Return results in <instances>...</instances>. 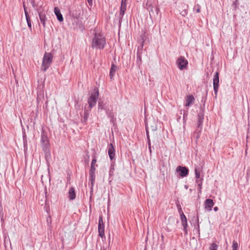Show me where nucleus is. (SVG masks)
<instances>
[{
  "label": "nucleus",
  "instance_id": "obj_22",
  "mask_svg": "<svg viewBox=\"0 0 250 250\" xmlns=\"http://www.w3.org/2000/svg\"><path fill=\"white\" fill-rule=\"evenodd\" d=\"M179 212L180 213V218L181 220V222H185L187 221V218L183 212L182 211V208L181 207L179 208Z\"/></svg>",
  "mask_w": 250,
  "mask_h": 250
},
{
  "label": "nucleus",
  "instance_id": "obj_19",
  "mask_svg": "<svg viewBox=\"0 0 250 250\" xmlns=\"http://www.w3.org/2000/svg\"><path fill=\"white\" fill-rule=\"evenodd\" d=\"M91 111V109L89 108V109L84 108L83 115L82 119V122L86 123L87 121V119L89 117V113Z\"/></svg>",
  "mask_w": 250,
  "mask_h": 250
},
{
  "label": "nucleus",
  "instance_id": "obj_35",
  "mask_svg": "<svg viewBox=\"0 0 250 250\" xmlns=\"http://www.w3.org/2000/svg\"><path fill=\"white\" fill-rule=\"evenodd\" d=\"M114 171V167L113 166V167L111 166V167L110 168V170H109V176H112L113 175Z\"/></svg>",
  "mask_w": 250,
  "mask_h": 250
},
{
  "label": "nucleus",
  "instance_id": "obj_23",
  "mask_svg": "<svg viewBox=\"0 0 250 250\" xmlns=\"http://www.w3.org/2000/svg\"><path fill=\"white\" fill-rule=\"evenodd\" d=\"M146 40V33L144 32V33L142 34L140 36V42H141V47L142 48L143 47L144 43Z\"/></svg>",
  "mask_w": 250,
  "mask_h": 250
},
{
  "label": "nucleus",
  "instance_id": "obj_47",
  "mask_svg": "<svg viewBox=\"0 0 250 250\" xmlns=\"http://www.w3.org/2000/svg\"><path fill=\"white\" fill-rule=\"evenodd\" d=\"M152 130L153 131H155V130H156V129H157V128H156V126H154V127L152 126Z\"/></svg>",
  "mask_w": 250,
  "mask_h": 250
},
{
  "label": "nucleus",
  "instance_id": "obj_29",
  "mask_svg": "<svg viewBox=\"0 0 250 250\" xmlns=\"http://www.w3.org/2000/svg\"><path fill=\"white\" fill-rule=\"evenodd\" d=\"M104 103L103 102H99V103H98V111H100L101 110L104 109Z\"/></svg>",
  "mask_w": 250,
  "mask_h": 250
},
{
  "label": "nucleus",
  "instance_id": "obj_25",
  "mask_svg": "<svg viewBox=\"0 0 250 250\" xmlns=\"http://www.w3.org/2000/svg\"><path fill=\"white\" fill-rule=\"evenodd\" d=\"M28 26L30 30L32 29L31 22L29 14L25 15Z\"/></svg>",
  "mask_w": 250,
  "mask_h": 250
},
{
  "label": "nucleus",
  "instance_id": "obj_24",
  "mask_svg": "<svg viewBox=\"0 0 250 250\" xmlns=\"http://www.w3.org/2000/svg\"><path fill=\"white\" fill-rule=\"evenodd\" d=\"M95 179H93V181H92L91 179H89V182L90 185V198H91L92 196L93 195V187L94 185Z\"/></svg>",
  "mask_w": 250,
  "mask_h": 250
},
{
  "label": "nucleus",
  "instance_id": "obj_18",
  "mask_svg": "<svg viewBox=\"0 0 250 250\" xmlns=\"http://www.w3.org/2000/svg\"><path fill=\"white\" fill-rule=\"evenodd\" d=\"M54 13L59 21H62L63 18L62 15L61 13L60 9L58 7L54 8Z\"/></svg>",
  "mask_w": 250,
  "mask_h": 250
},
{
  "label": "nucleus",
  "instance_id": "obj_5",
  "mask_svg": "<svg viewBox=\"0 0 250 250\" xmlns=\"http://www.w3.org/2000/svg\"><path fill=\"white\" fill-rule=\"evenodd\" d=\"M37 10L38 12L41 22L42 24L43 27H45L47 20L45 10L40 5Z\"/></svg>",
  "mask_w": 250,
  "mask_h": 250
},
{
  "label": "nucleus",
  "instance_id": "obj_27",
  "mask_svg": "<svg viewBox=\"0 0 250 250\" xmlns=\"http://www.w3.org/2000/svg\"><path fill=\"white\" fill-rule=\"evenodd\" d=\"M201 131L202 130H200V129H198V130H197V128H196L194 133V137L196 138V140H197L199 138Z\"/></svg>",
  "mask_w": 250,
  "mask_h": 250
},
{
  "label": "nucleus",
  "instance_id": "obj_10",
  "mask_svg": "<svg viewBox=\"0 0 250 250\" xmlns=\"http://www.w3.org/2000/svg\"><path fill=\"white\" fill-rule=\"evenodd\" d=\"M41 141L44 150L47 151L48 150V139L44 131L42 132Z\"/></svg>",
  "mask_w": 250,
  "mask_h": 250
},
{
  "label": "nucleus",
  "instance_id": "obj_39",
  "mask_svg": "<svg viewBox=\"0 0 250 250\" xmlns=\"http://www.w3.org/2000/svg\"><path fill=\"white\" fill-rule=\"evenodd\" d=\"M147 144H148V147L149 151L150 153H151L152 150H151V147L150 140H147Z\"/></svg>",
  "mask_w": 250,
  "mask_h": 250
},
{
  "label": "nucleus",
  "instance_id": "obj_11",
  "mask_svg": "<svg viewBox=\"0 0 250 250\" xmlns=\"http://www.w3.org/2000/svg\"><path fill=\"white\" fill-rule=\"evenodd\" d=\"M177 172H179L180 176L184 177L187 176L189 172L188 169L185 167L178 166L176 169Z\"/></svg>",
  "mask_w": 250,
  "mask_h": 250
},
{
  "label": "nucleus",
  "instance_id": "obj_26",
  "mask_svg": "<svg viewBox=\"0 0 250 250\" xmlns=\"http://www.w3.org/2000/svg\"><path fill=\"white\" fill-rule=\"evenodd\" d=\"M188 107H187L186 110H183V119L184 122H186V121L187 120V117H188Z\"/></svg>",
  "mask_w": 250,
  "mask_h": 250
},
{
  "label": "nucleus",
  "instance_id": "obj_33",
  "mask_svg": "<svg viewBox=\"0 0 250 250\" xmlns=\"http://www.w3.org/2000/svg\"><path fill=\"white\" fill-rule=\"evenodd\" d=\"M195 175L196 179H199L200 176V172L197 168H195Z\"/></svg>",
  "mask_w": 250,
  "mask_h": 250
},
{
  "label": "nucleus",
  "instance_id": "obj_43",
  "mask_svg": "<svg viewBox=\"0 0 250 250\" xmlns=\"http://www.w3.org/2000/svg\"><path fill=\"white\" fill-rule=\"evenodd\" d=\"M202 182H200V183H199L198 184V188L199 189V192H201V189H202Z\"/></svg>",
  "mask_w": 250,
  "mask_h": 250
},
{
  "label": "nucleus",
  "instance_id": "obj_8",
  "mask_svg": "<svg viewBox=\"0 0 250 250\" xmlns=\"http://www.w3.org/2000/svg\"><path fill=\"white\" fill-rule=\"evenodd\" d=\"M146 5L150 18L158 15L160 10L158 7L154 6L152 4H148V3H147Z\"/></svg>",
  "mask_w": 250,
  "mask_h": 250
},
{
  "label": "nucleus",
  "instance_id": "obj_31",
  "mask_svg": "<svg viewBox=\"0 0 250 250\" xmlns=\"http://www.w3.org/2000/svg\"><path fill=\"white\" fill-rule=\"evenodd\" d=\"M238 245L236 241H233L232 242V250H237Z\"/></svg>",
  "mask_w": 250,
  "mask_h": 250
},
{
  "label": "nucleus",
  "instance_id": "obj_1",
  "mask_svg": "<svg viewBox=\"0 0 250 250\" xmlns=\"http://www.w3.org/2000/svg\"><path fill=\"white\" fill-rule=\"evenodd\" d=\"M106 45L105 37L101 33H96L91 41V47L93 49L102 50Z\"/></svg>",
  "mask_w": 250,
  "mask_h": 250
},
{
  "label": "nucleus",
  "instance_id": "obj_37",
  "mask_svg": "<svg viewBox=\"0 0 250 250\" xmlns=\"http://www.w3.org/2000/svg\"><path fill=\"white\" fill-rule=\"evenodd\" d=\"M187 14L188 11L186 9H184L180 12V14L183 17H185L187 15Z\"/></svg>",
  "mask_w": 250,
  "mask_h": 250
},
{
  "label": "nucleus",
  "instance_id": "obj_30",
  "mask_svg": "<svg viewBox=\"0 0 250 250\" xmlns=\"http://www.w3.org/2000/svg\"><path fill=\"white\" fill-rule=\"evenodd\" d=\"M182 226L184 228V230L186 234H188V230H187V227H188V223L187 221L185 222H182Z\"/></svg>",
  "mask_w": 250,
  "mask_h": 250
},
{
  "label": "nucleus",
  "instance_id": "obj_40",
  "mask_svg": "<svg viewBox=\"0 0 250 250\" xmlns=\"http://www.w3.org/2000/svg\"><path fill=\"white\" fill-rule=\"evenodd\" d=\"M127 0H122L121 6H127Z\"/></svg>",
  "mask_w": 250,
  "mask_h": 250
},
{
  "label": "nucleus",
  "instance_id": "obj_34",
  "mask_svg": "<svg viewBox=\"0 0 250 250\" xmlns=\"http://www.w3.org/2000/svg\"><path fill=\"white\" fill-rule=\"evenodd\" d=\"M218 245L215 243H212L209 247V250H217Z\"/></svg>",
  "mask_w": 250,
  "mask_h": 250
},
{
  "label": "nucleus",
  "instance_id": "obj_42",
  "mask_svg": "<svg viewBox=\"0 0 250 250\" xmlns=\"http://www.w3.org/2000/svg\"><path fill=\"white\" fill-rule=\"evenodd\" d=\"M24 136H23V140H24ZM23 146H24V149H27V141H26L24 140V141H23Z\"/></svg>",
  "mask_w": 250,
  "mask_h": 250
},
{
  "label": "nucleus",
  "instance_id": "obj_44",
  "mask_svg": "<svg viewBox=\"0 0 250 250\" xmlns=\"http://www.w3.org/2000/svg\"><path fill=\"white\" fill-rule=\"evenodd\" d=\"M31 4L32 5V6L35 8V6H36L35 0H31Z\"/></svg>",
  "mask_w": 250,
  "mask_h": 250
},
{
  "label": "nucleus",
  "instance_id": "obj_32",
  "mask_svg": "<svg viewBox=\"0 0 250 250\" xmlns=\"http://www.w3.org/2000/svg\"><path fill=\"white\" fill-rule=\"evenodd\" d=\"M146 135L147 137V140H150V136L148 132V125L147 123H146Z\"/></svg>",
  "mask_w": 250,
  "mask_h": 250
},
{
  "label": "nucleus",
  "instance_id": "obj_2",
  "mask_svg": "<svg viewBox=\"0 0 250 250\" xmlns=\"http://www.w3.org/2000/svg\"><path fill=\"white\" fill-rule=\"evenodd\" d=\"M53 61V55L50 53L45 52L42 58V69L46 71L49 67Z\"/></svg>",
  "mask_w": 250,
  "mask_h": 250
},
{
  "label": "nucleus",
  "instance_id": "obj_46",
  "mask_svg": "<svg viewBox=\"0 0 250 250\" xmlns=\"http://www.w3.org/2000/svg\"><path fill=\"white\" fill-rule=\"evenodd\" d=\"M213 210L215 211H217L218 210V208L217 207H215L213 208Z\"/></svg>",
  "mask_w": 250,
  "mask_h": 250
},
{
  "label": "nucleus",
  "instance_id": "obj_20",
  "mask_svg": "<svg viewBox=\"0 0 250 250\" xmlns=\"http://www.w3.org/2000/svg\"><path fill=\"white\" fill-rule=\"evenodd\" d=\"M68 198L70 200H73L76 198L75 191L74 188H70L68 192Z\"/></svg>",
  "mask_w": 250,
  "mask_h": 250
},
{
  "label": "nucleus",
  "instance_id": "obj_9",
  "mask_svg": "<svg viewBox=\"0 0 250 250\" xmlns=\"http://www.w3.org/2000/svg\"><path fill=\"white\" fill-rule=\"evenodd\" d=\"M99 236L101 238L104 237V225L103 222L102 216H100L98 223Z\"/></svg>",
  "mask_w": 250,
  "mask_h": 250
},
{
  "label": "nucleus",
  "instance_id": "obj_45",
  "mask_svg": "<svg viewBox=\"0 0 250 250\" xmlns=\"http://www.w3.org/2000/svg\"><path fill=\"white\" fill-rule=\"evenodd\" d=\"M92 0H87V2L89 5L91 6L92 5Z\"/></svg>",
  "mask_w": 250,
  "mask_h": 250
},
{
  "label": "nucleus",
  "instance_id": "obj_3",
  "mask_svg": "<svg viewBox=\"0 0 250 250\" xmlns=\"http://www.w3.org/2000/svg\"><path fill=\"white\" fill-rule=\"evenodd\" d=\"M99 96V93L98 89L97 88H94V91L91 92L88 99L87 102L90 109H91L96 105Z\"/></svg>",
  "mask_w": 250,
  "mask_h": 250
},
{
  "label": "nucleus",
  "instance_id": "obj_21",
  "mask_svg": "<svg viewBox=\"0 0 250 250\" xmlns=\"http://www.w3.org/2000/svg\"><path fill=\"white\" fill-rule=\"evenodd\" d=\"M70 14L73 18L78 19L80 16L81 11L80 10L71 11L70 12Z\"/></svg>",
  "mask_w": 250,
  "mask_h": 250
},
{
  "label": "nucleus",
  "instance_id": "obj_14",
  "mask_svg": "<svg viewBox=\"0 0 250 250\" xmlns=\"http://www.w3.org/2000/svg\"><path fill=\"white\" fill-rule=\"evenodd\" d=\"M126 7L127 6H120L119 13L118 15L120 24H121L122 22L123 17L126 10Z\"/></svg>",
  "mask_w": 250,
  "mask_h": 250
},
{
  "label": "nucleus",
  "instance_id": "obj_12",
  "mask_svg": "<svg viewBox=\"0 0 250 250\" xmlns=\"http://www.w3.org/2000/svg\"><path fill=\"white\" fill-rule=\"evenodd\" d=\"M214 205L213 200L211 199H207L204 202L205 209L208 211H211L212 208Z\"/></svg>",
  "mask_w": 250,
  "mask_h": 250
},
{
  "label": "nucleus",
  "instance_id": "obj_50",
  "mask_svg": "<svg viewBox=\"0 0 250 250\" xmlns=\"http://www.w3.org/2000/svg\"><path fill=\"white\" fill-rule=\"evenodd\" d=\"M103 250H106V249H104Z\"/></svg>",
  "mask_w": 250,
  "mask_h": 250
},
{
  "label": "nucleus",
  "instance_id": "obj_49",
  "mask_svg": "<svg viewBox=\"0 0 250 250\" xmlns=\"http://www.w3.org/2000/svg\"><path fill=\"white\" fill-rule=\"evenodd\" d=\"M162 238H164V236H163V235H162Z\"/></svg>",
  "mask_w": 250,
  "mask_h": 250
},
{
  "label": "nucleus",
  "instance_id": "obj_41",
  "mask_svg": "<svg viewBox=\"0 0 250 250\" xmlns=\"http://www.w3.org/2000/svg\"><path fill=\"white\" fill-rule=\"evenodd\" d=\"M106 114L108 116V117H111V118H113V117H114V115L112 112H108V111H106Z\"/></svg>",
  "mask_w": 250,
  "mask_h": 250
},
{
  "label": "nucleus",
  "instance_id": "obj_38",
  "mask_svg": "<svg viewBox=\"0 0 250 250\" xmlns=\"http://www.w3.org/2000/svg\"><path fill=\"white\" fill-rule=\"evenodd\" d=\"M23 9H24V12L25 15L28 14V11H27V8L26 7V5H25V4L24 2H23Z\"/></svg>",
  "mask_w": 250,
  "mask_h": 250
},
{
  "label": "nucleus",
  "instance_id": "obj_4",
  "mask_svg": "<svg viewBox=\"0 0 250 250\" xmlns=\"http://www.w3.org/2000/svg\"><path fill=\"white\" fill-rule=\"evenodd\" d=\"M176 64L178 68L182 70L187 68L188 65V61L184 56H180L177 59Z\"/></svg>",
  "mask_w": 250,
  "mask_h": 250
},
{
  "label": "nucleus",
  "instance_id": "obj_28",
  "mask_svg": "<svg viewBox=\"0 0 250 250\" xmlns=\"http://www.w3.org/2000/svg\"><path fill=\"white\" fill-rule=\"evenodd\" d=\"M137 62L139 66L142 64V58L141 54L139 52L137 53Z\"/></svg>",
  "mask_w": 250,
  "mask_h": 250
},
{
  "label": "nucleus",
  "instance_id": "obj_6",
  "mask_svg": "<svg viewBox=\"0 0 250 250\" xmlns=\"http://www.w3.org/2000/svg\"><path fill=\"white\" fill-rule=\"evenodd\" d=\"M96 158L95 157H94L91 163L89 177V179H91L92 181H93V179H95V173L96 171V167H98V165H96Z\"/></svg>",
  "mask_w": 250,
  "mask_h": 250
},
{
  "label": "nucleus",
  "instance_id": "obj_36",
  "mask_svg": "<svg viewBox=\"0 0 250 250\" xmlns=\"http://www.w3.org/2000/svg\"><path fill=\"white\" fill-rule=\"evenodd\" d=\"M194 10L196 11V13H199L200 12V6L199 5L197 4L196 6H194Z\"/></svg>",
  "mask_w": 250,
  "mask_h": 250
},
{
  "label": "nucleus",
  "instance_id": "obj_48",
  "mask_svg": "<svg viewBox=\"0 0 250 250\" xmlns=\"http://www.w3.org/2000/svg\"><path fill=\"white\" fill-rule=\"evenodd\" d=\"M180 112H181V114H182V110H181Z\"/></svg>",
  "mask_w": 250,
  "mask_h": 250
},
{
  "label": "nucleus",
  "instance_id": "obj_7",
  "mask_svg": "<svg viewBox=\"0 0 250 250\" xmlns=\"http://www.w3.org/2000/svg\"><path fill=\"white\" fill-rule=\"evenodd\" d=\"M219 72H216L214 74L213 80V89L214 91V94L215 95V97L217 96V93L219 87Z\"/></svg>",
  "mask_w": 250,
  "mask_h": 250
},
{
  "label": "nucleus",
  "instance_id": "obj_17",
  "mask_svg": "<svg viewBox=\"0 0 250 250\" xmlns=\"http://www.w3.org/2000/svg\"><path fill=\"white\" fill-rule=\"evenodd\" d=\"M118 69V67L117 65L114 64V63L111 64L110 72H109V76L110 79H112L113 76L115 75L116 71Z\"/></svg>",
  "mask_w": 250,
  "mask_h": 250
},
{
  "label": "nucleus",
  "instance_id": "obj_16",
  "mask_svg": "<svg viewBox=\"0 0 250 250\" xmlns=\"http://www.w3.org/2000/svg\"><path fill=\"white\" fill-rule=\"evenodd\" d=\"M108 154L111 160L115 157V149L112 144L110 143L108 145Z\"/></svg>",
  "mask_w": 250,
  "mask_h": 250
},
{
  "label": "nucleus",
  "instance_id": "obj_13",
  "mask_svg": "<svg viewBox=\"0 0 250 250\" xmlns=\"http://www.w3.org/2000/svg\"><path fill=\"white\" fill-rule=\"evenodd\" d=\"M186 103L185 104V106L186 107H189L194 103L195 98L192 95H189L186 96Z\"/></svg>",
  "mask_w": 250,
  "mask_h": 250
},
{
  "label": "nucleus",
  "instance_id": "obj_15",
  "mask_svg": "<svg viewBox=\"0 0 250 250\" xmlns=\"http://www.w3.org/2000/svg\"><path fill=\"white\" fill-rule=\"evenodd\" d=\"M204 119V114L202 113H199L198 114V121L197 124V130L198 129L200 130L202 129L203 123Z\"/></svg>",
  "mask_w": 250,
  "mask_h": 250
}]
</instances>
